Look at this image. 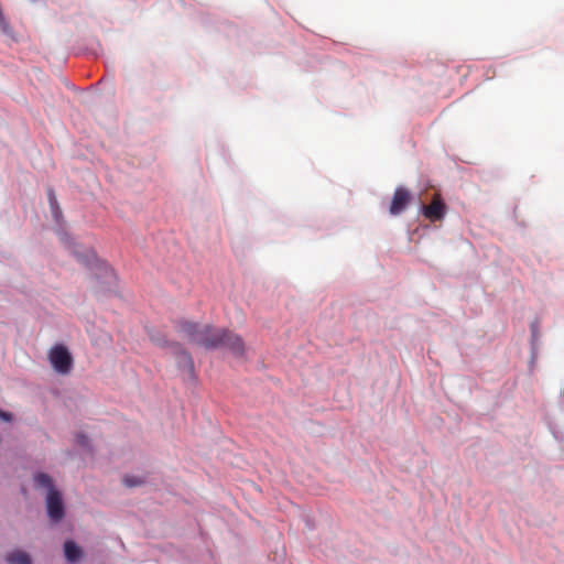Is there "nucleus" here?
<instances>
[{"label":"nucleus","instance_id":"nucleus-1","mask_svg":"<svg viewBox=\"0 0 564 564\" xmlns=\"http://www.w3.org/2000/svg\"><path fill=\"white\" fill-rule=\"evenodd\" d=\"M183 329L191 343L207 350L226 348L237 358L246 355L243 339L231 330L193 322L186 323Z\"/></svg>","mask_w":564,"mask_h":564},{"label":"nucleus","instance_id":"nucleus-2","mask_svg":"<svg viewBox=\"0 0 564 564\" xmlns=\"http://www.w3.org/2000/svg\"><path fill=\"white\" fill-rule=\"evenodd\" d=\"M34 484L37 488L47 489L46 510L47 516L53 522H58L64 518L65 510L62 495L53 486L52 478L45 473L34 475Z\"/></svg>","mask_w":564,"mask_h":564},{"label":"nucleus","instance_id":"nucleus-3","mask_svg":"<svg viewBox=\"0 0 564 564\" xmlns=\"http://www.w3.org/2000/svg\"><path fill=\"white\" fill-rule=\"evenodd\" d=\"M48 359L54 368L61 375H67L73 368V357L64 345H55L48 352Z\"/></svg>","mask_w":564,"mask_h":564},{"label":"nucleus","instance_id":"nucleus-4","mask_svg":"<svg viewBox=\"0 0 564 564\" xmlns=\"http://www.w3.org/2000/svg\"><path fill=\"white\" fill-rule=\"evenodd\" d=\"M421 210L426 219L434 223L440 221L445 217L447 213V206L441 194L434 193L432 202L429 205H422Z\"/></svg>","mask_w":564,"mask_h":564},{"label":"nucleus","instance_id":"nucleus-5","mask_svg":"<svg viewBox=\"0 0 564 564\" xmlns=\"http://www.w3.org/2000/svg\"><path fill=\"white\" fill-rule=\"evenodd\" d=\"M410 199H411L410 192L404 187H398L394 191V194L392 197V202H391L390 209H389L390 214L394 215V216L401 214L405 209L408 204L410 203Z\"/></svg>","mask_w":564,"mask_h":564},{"label":"nucleus","instance_id":"nucleus-6","mask_svg":"<svg viewBox=\"0 0 564 564\" xmlns=\"http://www.w3.org/2000/svg\"><path fill=\"white\" fill-rule=\"evenodd\" d=\"M72 253L74 257L86 267H90L98 262L96 252L90 248H83L77 243H72L69 246Z\"/></svg>","mask_w":564,"mask_h":564},{"label":"nucleus","instance_id":"nucleus-7","mask_svg":"<svg viewBox=\"0 0 564 564\" xmlns=\"http://www.w3.org/2000/svg\"><path fill=\"white\" fill-rule=\"evenodd\" d=\"M65 557L68 562L75 563L82 557V549L73 541H66L64 544Z\"/></svg>","mask_w":564,"mask_h":564},{"label":"nucleus","instance_id":"nucleus-8","mask_svg":"<svg viewBox=\"0 0 564 564\" xmlns=\"http://www.w3.org/2000/svg\"><path fill=\"white\" fill-rule=\"evenodd\" d=\"M6 561L9 564H32L30 555L26 552L21 551V550H15V551L10 552L6 556Z\"/></svg>","mask_w":564,"mask_h":564},{"label":"nucleus","instance_id":"nucleus-9","mask_svg":"<svg viewBox=\"0 0 564 564\" xmlns=\"http://www.w3.org/2000/svg\"><path fill=\"white\" fill-rule=\"evenodd\" d=\"M178 367L182 368L187 373H189L191 376H194L195 373L194 361L191 355L186 351H182L178 354Z\"/></svg>","mask_w":564,"mask_h":564},{"label":"nucleus","instance_id":"nucleus-10","mask_svg":"<svg viewBox=\"0 0 564 564\" xmlns=\"http://www.w3.org/2000/svg\"><path fill=\"white\" fill-rule=\"evenodd\" d=\"M47 198H48V204H50V207H51V210H52L54 217L58 218L62 214V210L59 208V205H58V202H57V198H56V195H55V192L53 188L47 189Z\"/></svg>","mask_w":564,"mask_h":564},{"label":"nucleus","instance_id":"nucleus-11","mask_svg":"<svg viewBox=\"0 0 564 564\" xmlns=\"http://www.w3.org/2000/svg\"><path fill=\"white\" fill-rule=\"evenodd\" d=\"M0 30L3 34H6L8 36L13 35V31H12L9 22L4 18L2 10L0 11Z\"/></svg>","mask_w":564,"mask_h":564},{"label":"nucleus","instance_id":"nucleus-12","mask_svg":"<svg viewBox=\"0 0 564 564\" xmlns=\"http://www.w3.org/2000/svg\"><path fill=\"white\" fill-rule=\"evenodd\" d=\"M123 481L128 487H135L142 484V480H140L139 478L128 476L124 477Z\"/></svg>","mask_w":564,"mask_h":564},{"label":"nucleus","instance_id":"nucleus-13","mask_svg":"<svg viewBox=\"0 0 564 564\" xmlns=\"http://www.w3.org/2000/svg\"><path fill=\"white\" fill-rule=\"evenodd\" d=\"M0 419L3 421L10 422L12 420V415L9 412H4L0 410Z\"/></svg>","mask_w":564,"mask_h":564},{"label":"nucleus","instance_id":"nucleus-14","mask_svg":"<svg viewBox=\"0 0 564 564\" xmlns=\"http://www.w3.org/2000/svg\"><path fill=\"white\" fill-rule=\"evenodd\" d=\"M105 273H106V275H108L110 278H115L113 271L108 267H105Z\"/></svg>","mask_w":564,"mask_h":564},{"label":"nucleus","instance_id":"nucleus-15","mask_svg":"<svg viewBox=\"0 0 564 564\" xmlns=\"http://www.w3.org/2000/svg\"><path fill=\"white\" fill-rule=\"evenodd\" d=\"M536 326H538L536 322L532 323V325H531V328H532V332H533V337L535 336Z\"/></svg>","mask_w":564,"mask_h":564},{"label":"nucleus","instance_id":"nucleus-16","mask_svg":"<svg viewBox=\"0 0 564 564\" xmlns=\"http://www.w3.org/2000/svg\"><path fill=\"white\" fill-rule=\"evenodd\" d=\"M79 443H84V436H79Z\"/></svg>","mask_w":564,"mask_h":564}]
</instances>
